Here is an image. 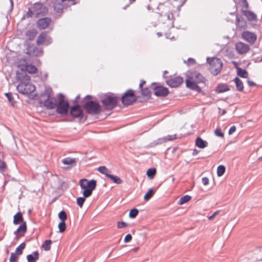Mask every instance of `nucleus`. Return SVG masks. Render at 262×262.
Here are the masks:
<instances>
[{
	"mask_svg": "<svg viewBox=\"0 0 262 262\" xmlns=\"http://www.w3.org/2000/svg\"><path fill=\"white\" fill-rule=\"evenodd\" d=\"M47 12V9L42 6L41 4H35L32 10H29L27 13V15L29 17H31L33 15L38 17L40 14L44 15Z\"/></svg>",
	"mask_w": 262,
	"mask_h": 262,
	"instance_id": "9",
	"label": "nucleus"
},
{
	"mask_svg": "<svg viewBox=\"0 0 262 262\" xmlns=\"http://www.w3.org/2000/svg\"><path fill=\"white\" fill-rule=\"evenodd\" d=\"M199 153V151L197 149H194L192 152L193 156H196Z\"/></svg>",
	"mask_w": 262,
	"mask_h": 262,
	"instance_id": "60",
	"label": "nucleus"
},
{
	"mask_svg": "<svg viewBox=\"0 0 262 262\" xmlns=\"http://www.w3.org/2000/svg\"><path fill=\"white\" fill-rule=\"evenodd\" d=\"M27 230V226L26 223H23L21 225H20L17 230L15 231L14 233L16 235V238H18L19 237L23 236L26 232Z\"/></svg>",
	"mask_w": 262,
	"mask_h": 262,
	"instance_id": "21",
	"label": "nucleus"
},
{
	"mask_svg": "<svg viewBox=\"0 0 262 262\" xmlns=\"http://www.w3.org/2000/svg\"><path fill=\"white\" fill-rule=\"evenodd\" d=\"M207 81V79L200 73L194 71L190 72L188 78L186 80V85L187 88L200 93L202 92V89L198 85V83L205 84Z\"/></svg>",
	"mask_w": 262,
	"mask_h": 262,
	"instance_id": "1",
	"label": "nucleus"
},
{
	"mask_svg": "<svg viewBox=\"0 0 262 262\" xmlns=\"http://www.w3.org/2000/svg\"><path fill=\"white\" fill-rule=\"evenodd\" d=\"M86 111L91 114L96 113L98 111V104L93 101L86 102L83 105Z\"/></svg>",
	"mask_w": 262,
	"mask_h": 262,
	"instance_id": "15",
	"label": "nucleus"
},
{
	"mask_svg": "<svg viewBox=\"0 0 262 262\" xmlns=\"http://www.w3.org/2000/svg\"><path fill=\"white\" fill-rule=\"evenodd\" d=\"M132 239V236L130 234H127L125 236V238L124 239V242L125 243H128Z\"/></svg>",
	"mask_w": 262,
	"mask_h": 262,
	"instance_id": "51",
	"label": "nucleus"
},
{
	"mask_svg": "<svg viewBox=\"0 0 262 262\" xmlns=\"http://www.w3.org/2000/svg\"><path fill=\"white\" fill-rule=\"evenodd\" d=\"M6 96L7 97L9 102L13 105L14 104V100L11 93H6Z\"/></svg>",
	"mask_w": 262,
	"mask_h": 262,
	"instance_id": "49",
	"label": "nucleus"
},
{
	"mask_svg": "<svg viewBox=\"0 0 262 262\" xmlns=\"http://www.w3.org/2000/svg\"><path fill=\"white\" fill-rule=\"evenodd\" d=\"M6 164L5 163L0 160V170H3L5 168Z\"/></svg>",
	"mask_w": 262,
	"mask_h": 262,
	"instance_id": "57",
	"label": "nucleus"
},
{
	"mask_svg": "<svg viewBox=\"0 0 262 262\" xmlns=\"http://www.w3.org/2000/svg\"><path fill=\"white\" fill-rule=\"evenodd\" d=\"M154 94L159 97H164L167 96L169 93L168 89L163 86L157 85L153 88Z\"/></svg>",
	"mask_w": 262,
	"mask_h": 262,
	"instance_id": "12",
	"label": "nucleus"
},
{
	"mask_svg": "<svg viewBox=\"0 0 262 262\" xmlns=\"http://www.w3.org/2000/svg\"><path fill=\"white\" fill-rule=\"evenodd\" d=\"M195 145L199 148H204L208 146V142L200 137H197L195 140Z\"/></svg>",
	"mask_w": 262,
	"mask_h": 262,
	"instance_id": "24",
	"label": "nucleus"
},
{
	"mask_svg": "<svg viewBox=\"0 0 262 262\" xmlns=\"http://www.w3.org/2000/svg\"><path fill=\"white\" fill-rule=\"evenodd\" d=\"M234 81L235 83L237 90L242 92L244 90V84L242 81L238 77H235L234 79Z\"/></svg>",
	"mask_w": 262,
	"mask_h": 262,
	"instance_id": "28",
	"label": "nucleus"
},
{
	"mask_svg": "<svg viewBox=\"0 0 262 262\" xmlns=\"http://www.w3.org/2000/svg\"><path fill=\"white\" fill-rule=\"evenodd\" d=\"M101 101L106 110H112L117 105L118 97L115 96L114 94L111 93L102 94L99 96Z\"/></svg>",
	"mask_w": 262,
	"mask_h": 262,
	"instance_id": "2",
	"label": "nucleus"
},
{
	"mask_svg": "<svg viewBox=\"0 0 262 262\" xmlns=\"http://www.w3.org/2000/svg\"><path fill=\"white\" fill-rule=\"evenodd\" d=\"M22 68H24L25 71L27 73L28 72L29 73H35L37 71V68L35 66L33 65H27L25 66L21 67Z\"/></svg>",
	"mask_w": 262,
	"mask_h": 262,
	"instance_id": "30",
	"label": "nucleus"
},
{
	"mask_svg": "<svg viewBox=\"0 0 262 262\" xmlns=\"http://www.w3.org/2000/svg\"><path fill=\"white\" fill-rule=\"evenodd\" d=\"M207 62L209 64V70L213 76H216L221 71L223 67V62L217 57H208Z\"/></svg>",
	"mask_w": 262,
	"mask_h": 262,
	"instance_id": "5",
	"label": "nucleus"
},
{
	"mask_svg": "<svg viewBox=\"0 0 262 262\" xmlns=\"http://www.w3.org/2000/svg\"><path fill=\"white\" fill-rule=\"evenodd\" d=\"M136 0H129V4L127 5L126 6H125L123 9H125L127 7H128L130 4H132V3L135 2Z\"/></svg>",
	"mask_w": 262,
	"mask_h": 262,
	"instance_id": "61",
	"label": "nucleus"
},
{
	"mask_svg": "<svg viewBox=\"0 0 262 262\" xmlns=\"http://www.w3.org/2000/svg\"><path fill=\"white\" fill-rule=\"evenodd\" d=\"M202 182L204 185H207L209 183V179L207 177H203L202 179Z\"/></svg>",
	"mask_w": 262,
	"mask_h": 262,
	"instance_id": "56",
	"label": "nucleus"
},
{
	"mask_svg": "<svg viewBox=\"0 0 262 262\" xmlns=\"http://www.w3.org/2000/svg\"><path fill=\"white\" fill-rule=\"evenodd\" d=\"M71 114L75 117H81L82 116V112L79 105H75L71 108Z\"/></svg>",
	"mask_w": 262,
	"mask_h": 262,
	"instance_id": "22",
	"label": "nucleus"
},
{
	"mask_svg": "<svg viewBox=\"0 0 262 262\" xmlns=\"http://www.w3.org/2000/svg\"><path fill=\"white\" fill-rule=\"evenodd\" d=\"M51 19L48 17H45L38 19L37 21V25L38 28L40 29H44L51 24Z\"/></svg>",
	"mask_w": 262,
	"mask_h": 262,
	"instance_id": "19",
	"label": "nucleus"
},
{
	"mask_svg": "<svg viewBox=\"0 0 262 262\" xmlns=\"http://www.w3.org/2000/svg\"><path fill=\"white\" fill-rule=\"evenodd\" d=\"M52 241L51 240H46L42 245V247L45 251H49L51 249Z\"/></svg>",
	"mask_w": 262,
	"mask_h": 262,
	"instance_id": "40",
	"label": "nucleus"
},
{
	"mask_svg": "<svg viewBox=\"0 0 262 262\" xmlns=\"http://www.w3.org/2000/svg\"><path fill=\"white\" fill-rule=\"evenodd\" d=\"M58 227L60 232H63L66 229V224L65 222L61 221L59 223Z\"/></svg>",
	"mask_w": 262,
	"mask_h": 262,
	"instance_id": "44",
	"label": "nucleus"
},
{
	"mask_svg": "<svg viewBox=\"0 0 262 262\" xmlns=\"http://www.w3.org/2000/svg\"><path fill=\"white\" fill-rule=\"evenodd\" d=\"M141 93V95L143 97L146 98V100L149 99L151 96V91L147 87L145 88H142L140 89Z\"/></svg>",
	"mask_w": 262,
	"mask_h": 262,
	"instance_id": "25",
	"label": "nucleus"
},
{
	"mask_svg": "<svg viewBox=\"0 0 262 262\" xmlns=\"http://www.w3.org/2000/svg\"><path fill=\"white\" fill-rule=\"evenodd\" d=\"M170 17H173V15L172 13L167 14V18L168 19H170Z\"/></svg>",
	"mask_w": 262,
	"mask_h": 262,
	"instance_id": "62",
	"label": "nucleus"
},
{
	"mask_svg": "<svg viewBox=\"0 0 262 262\" xmlns=\"http://www.w3.org/2000/svg\"><path fill=\"white\" fill-rule=\"evenodd\" d=\"M220 211H216L214 212L211 215L208 217V220L211 221L212 220L217 214H219Z\"/></svg>",
	"mask_w": 262,
	"mask_h": 262,
	"instance_id": "53",
	"label": "nucleus"
},
{
	"mask_svg": "<svg viewBox=\"0 0 262 262\" xmlns=\"http://www.w3.org/2000/svg\"><path fill=\"white\" fill-rule=\"evenodd\" d=\"M195 63V60L192 58H189L187 59V64H194Z\"/></svg>",
	"mask_w": 262,
	"mask_h": 262,
	"instance_id": "54",
	"label": "nucleus"
},
{
	"mask_svg": "<svg viewBox=\"0 0 262 262\" xmlns=\"http://www.w3.org/2000/svg\"><path fill=\"white\" fill-rule=\"evenodd\" d=\"M237 74L242 78H246L248 77V73L245 69L237 67Z\"/></svg>",
	"mask_w": 262,
	"mask_h": 262,
	"instance_id": "29",
	"label": "nucleus"
},
{
	"mask_svg": "<svg viewBox=\"0 0 262 262\" xmlns=\"http://www.w3.org/2000/svg\"><path fill=\"white\" fill-rule=\"evenodd\" d=\"M58 217L62 222H65L67 219V215L64 211H60L58 214Z\"/></svg>",
	"mask_w": 262,
	"mask_h": 262,
	"instance_id": "43",
	"label": "nucleus"
},
{
	"mask_svg": "<svg viewBox=\"0 0 262 262\" xmlns=\"http://www.w3.org/2000/svg\"><path fill=\"white\" fill-rule=\"evenodd\" d=\"M247 83H248V85H249V86H250V87H252L256 85L255 82H254L252 81L249 80H248L247 81Z\"/></svg>",
	"mask_w": 262,
	"mask_h": 262,
	"instance_id": "58",
	"label": "nucleus"
},
{
	"mask_svg": "<svg viewBox=\"0 0 262 262\" xmlns=\"http://www.w3.org/2000/svg\"><path fill=\"white\" fill-rule=\"evenodd\" d=\"M37 34V31L35 29H31L26 32V35L30 39H33Z\"/></svg>",
	"mask_w": 262,
	"mask_h": 262,
	"instance_id": "34",
	"label": "nucleus"
},
{
	"mask_svg": "<svg viewBox=\"0 0 262 262\" xmlns=\"http://www.w3.org/2000/svg\"><path fill=\"white\" fill-rule=\"evenodd\" d=\"M165 142H166V140L165 137L159 138L157 140L154 141L153 142L150 143V144H149V147H154L158 145L161 144Z\"/></svg>",
	"mask_w": 262,
	"mask_h": 262,
	"instance_id": "27",
	"label": "nucleus"
},
{
	"mask_svg": "<svg viewBox=\"0 0 262 262\" xmlns=\"http://www.w3.org/2000/svg\"><path fill=\"white\" fill-rule=\"evenodd\" d=\"M157 35L158 37H159L162 36V34L161 32H157Z\"/></svg>",
	"mask_w": 262,
	"mask_h": 262,
	"instance_id": "64",
	"label": "nucleus"
},
{
	"mask_svg": "<svg viewBox=\"0 0 262 262\" xmlns=\"http://www.w3.org/2000/svg\"><path fill=\"white\" fill-rule=\"evenodd\" d=\"M139 211L136 208L131 209L129 213V217L131 219L135 218L138 214Z\"/></svg>",
	"mask_w": 262,
	"mask_h": 262,
	"instance_id": "41",
	"label": "nucleus"
},
{
	"mask_svg": "<svg viewBox=\"0 0 262 262\" xmlns=\"http://www.w3.org/2000/svg\"><path fill=\"white\" fill-rule=\"evenodd\" d=\"M85 201V199L84 198L80 197L77 198V204L80 207H82L83 206V204Z\"/></svg>",
	"mask_w": 262,
	"mask_h": 262,
	"instance_id": "47",
	"label": "nucleus"
},
{
	"mask_svg": "<svg viewBox=\"0 0 262 262\" xmlns=\"http://www.w3.org/2000/svg\"><path fill=\"white\" fill-rule=\"evenodd\" d=\"M74 0H56L53 4L55 11L57 13H62L64 9L70 6V2Z\"/></svg>",
	"mask_w": 262,
	"mask_h": 262,
	"instance_id": "10",
	"label": "nucleus"
},
{
	"mask_svg": "<svg viewBox=\"0 0 262 262\" xmlns=\"http://www.w3.org/2000/svg\"><path fill=\"white\" fill-rule=\"evenodd\" d=\"M52 94L51 88L45 86L44 91L40 96V101L48 109H53L56 107V103L51 100Z\"/></svg>",
	"mask_w": 262,
	"mask_h": 262,
	"instance_id": "4",
	"label": "nucleus"
},
{
	"mask_svg": "<svg viewBox=\"0 0 262 262\" xmlns=\"http://www.w3.org/2000/svg\"><path fill=\"white\" fill-rule=\"evenodd\" d=\"M156 174V169L155 168H149L146 172V174L148 178L152 179Z\"/></svg>",
	"mask_w": 262,
	"mask_h": 262,
	"instance_id": "39",
	"label": "nucleus"
},
{
	"mask_svg": "<svg viewBox=\"0 0 262 262\" xmlns=\"http://www.w3.org/2000/svg\"><path fill=\"white\" fill-rule=\"evenodd\" d=\"M166 138V142L169 141H172L176 139V135H168L167 136L164 137Z\"/></svg>",
	"mask_w": 262,
	"mask_h": 262,
	"instance_id": "50",
	"label": "nucleus"
},
{
	"mask_svg": "<svg viewBox=\"0 0 262 262\" xmlns=\"http://www.w3.org/2000/svg\"><path fill=\"white\" fill-rule=\"evenodd\" d=\"M257 59H258V60L257 61V62H262V55L260 57H258Z\"/></svg>",
	"mask_w": 262,
	"mask_h": 262,
	"instance_id": "63",
	"label": "nucleus"
},
{
	"mask_svg": "<svg viewBox=\"0 0 262 262\" xmlns=\"http://www.w3.org/2000/svg\"><path fill=\"white\" fill-rule=\"evenodd\" d=\"M140 97L137 96L135 94V91L132 89L127 90L122 96V103L125 106L132 105Z\"/></svg>",
	"mask_w": 262,
	"mask_h": 262,
	"instance_id": "6",
	"label": "nucleus"
},
{
	"mask_svg": "<svg viewBox=\"0 0 262 262\" xmlns=\"http://www.w3.org/2000/svg\"><path fill=\"white\" fill-rule=\"evenodd\" d=\"M52 42V39L50 37L48 36L47 34L43 32L38 37L37 43L38 45H48Z\"/></svg>",
	"mask_w": 262,
	"mask_h": 262,
	"instance_id": "16",
	"label": "nucleus"
},
{
	"mask_svg": "<svg viewBox=\"0 0 262 262\" xmlns=\"http://www.w3.org/2000/svg\"><path fill=\"white\" fill-rule=\"evenodd\" d=\"M127 226V224L124 222H118L117 223V228L119 229L125 228Z\"/></svg>",
	"mask_w": 262,
	"mask_h": 262,
	"instance_id": "48",
	"label": "nucleus"
},
{
	"mask_svg": "<svg viewBox=\"0 0 262 262\" xmlns=\"http://www.w3.org/2000/svg\"><path fill=\"white\" fill-rule=\"evenodd\" d=\"M25 244L24 243L21 244L16 249L15 252L16 254L21 255L23 253V250L25 248Z\"/></svg>",
	"mask_w": 262,
	"mask_h": 262,
	"instance_id": "42",
	"label": "nucleus"
},
{
	"mask_svg": "<svg viewBox=\"0 0 262 262\" xmlns=\"http://www.w3.org/2000/svg\"><path fill=\"white\" fill-rule=\"evenodd\" d=\"M27 258L28 262H36L39 259V253L37 251H35L33 254L28 255Z\"/></svg>",
	"mask_w": 262,
	"mask_h": 262,
	"instance_id": "26",
	"label": "nucleus"
},
{
	"mask_svg": "<svg viewBox=\"0 0 262 262\" xmlns=\"http://www.w3.org/2000/svg\"><path fill=\"white\" fill-rule=\"evenodd\" d=\"M16 79L20 83H26L30 81V77L27 75L24 68L21 67L16 71Z\"/></svg>",
	"mask_w": 262,
	"mask_h": 262,
	"instance_id": "11",
	"label": "nucleus"
},
{
	"mask_svg": "<svg viewBox=\"0 0 262 262\" xmlns=\"http://www.w3.org/2000/svg\"><path fill=\"white\" fill-rule=\"evenodd\" d=\"M242 38L250 44H254L257 39L256 35L250 31H244L242 34Z\"/></svg>",
	"mask_w": 262,
	"mask_h": 262,
	"instance_id": "13",
	"label": "nucleus"
},
{
	"mask_svg": "<svg viewBox=\"0 0 262 262\" xmlns=\"http://www.w3.org/2000/svg\"><path fill=\"white\" fill-rule=\"evenodd\" d=\"M62 162L64 165H72L76 163V160L75 158H66L62 160Z\"/></svg>",
	"mask_w": 262,
	"mask_h": 262,
	"instance_id": "31",
	"label": "nucleus"
},
{
	"mask_svg": "<svg viewBox=\"0 0 262 262\" xmlns=\"http://www.w3.org/2000/svg\"><path fill=\"white\" fill-rule=\"evenodd\" d=\"M97 182L92 180L89 181L87 179H83L79 181V184L82 190H83V195L84 198L89 197L92 193L96 187Z\"/></svg>",
	"mask_w": 262,
	"mask_h": 262,
	"instance_id": "3",
	"label": "nucleus"
},
{
	"mask_svg": "<svg viewBox=\"0 0 262 262\" xmlns=\"http://www.w3.org/2000/svg\"><path fill=\"white\" fill-rule=\"evenodd\" d=\"M226 170L225 166L223 165H219L217 168V175L218 177L222 176Z\"/></svg>",
	"mask_w": 262,
	"mask_h": 262,
	"instance_id": "37",
	"label": "nucleus"
},
{
	"mask_svg": "<svg viewBox=\"0 0 262 262\" xmlns=\"http://www.w3.org/2000/svg\"><path fill=\"white\" fill-rule=\"evenodd\" d=\"M235 49L238 53L243 54L248 52L250 50V47L248 45L242 42H238L235 45Z\"/></svg>",
	"mask_w": 262,
	"mask_h": 262,
	"instance_id": "17",
	"label": "nucleus"
},
{
	"mask_svg": "<svg viewBox=\"0 0 262 262\" xmlns=\"http://www.w3.org/2000/svg\"><path fill=\"white\" fill-rule=\"evenodd\" d=\"M242 6L246 9L249 8V4L247 0H242Z\"/></svg>",
	"mask_w": 262,
	"mask_h": 262,
	"instance_id": "55",
	"label": "nucleus"
},
{
	"mask_svg": "<svg viewBox=\"0 0 262 262\" xmlns=\"http://www.w3.org/2000/svg\"><path fill=\"white\" fill-rule=\"evenodd\" d=\"M23 222V219L20 212H18L14 216L13 223L15 225Z\"/></svg>",
	"mask_w": 262,
	"mask_h": 262,
	"instance_id": "33",
	"label": "nucleus"
},
{
	"mask_svg": "<svg viewBox=\"0 0 262 262\" xmlns=\"http://www.w3.org/2000/svg\"><path fill=\"white\" fill-rule=\"evenodd\" d=\"M191 196L189 195H185L179 200L178 202V204L179 205H183L187 202H188L191 199Z\"/></svg>",
	"mask_w": 262,
	"mask_h": 262,
	"instance_id": "36",
	"label": "nucleus"
},
{
	"mask_svg": "<svg viewBox=\"0 0 262 262\" xmlns=\"http://www.w3.org/2000/svg\"><path fill=\"white\" fill-rule=\"evenodd\" d=\"M154 193H155V190L154 189H150L149 190H148V191L145 193L144 196V199L145 200V201H148L149 200V199H150L152 196H153V195L154 194Z\"/></svg>",
	"mask_w": 262,
	"mask_h": 262,
	"instance_id": "38",
	"label": "nucleus"
},
{
	"mask_svg": "<svg viewBox=\"0 0 262 262\" xmlns=\"http://www.w3.org/2000/svg\"><path fill=\"white\" fill-rule=\"evenodd\" d=\"M58 102L56 104V111L58 114L64 115L68 113L69 105L68 101H66L64 97L61 94L58 96Z\"/></svg>",
	"mask_w": 262,
	"mask_h": 262,
	"instance_id": "7",
	"label": "nucleus"
},
{
	"mask_svg": "<svg viewBox=\"0 0 262 262\" xmlns=\"http://www.w3.org/2000/svg\"><path fill=\"white\" fill-rule=\"evenodd\" d=\"M17 90L19 93L24 95H29L35 90V87L29 81L26 83L23 82L17 86Z\"/></svg>",
	"mask_w": 262,
	"mask_h": 262,
	"instance_id": "8",
	"label": "nucleus"
},
{
	"mask_svg": "<svg viewBox=\"0 0 262 262\" xmlns=\"http://www.w3.org/2000/svg\"><path fill=\"white\" fill-rule=\"evenodd\" d=\"M18 255L16 253H12L10 257V262H17L18 259Z\"/></svg>",
	"mask_w": 262,
	"mask_h": 262,
	"instance_id": "45",
	"label": "nucleus"
},
{
	"mask_svg": "<svg viewBox=\"0 0 262 262\" xmlns=\"http://www.w3.org/2000/svg\"><path fill=\"white\" fill-rule=\"evenodd\" d=\"M166 82L171 88H177L183 82V79L182 77L177 76L167 80Z\"/></svg>",
	"mask_w": 262,
	"mask_h": 262,
	"instance_id": "14",
	"label": "nucleus"
},
{
	"mask_svg": "<svg viewBox=\"0 0 262 262\" xmlns=\"http://www.w3.org/2000/svg\"><path fill=\"white\" fill-rule=\"evenodd\" d=\"M236 25L239 30L246 29L247 28V23L244 18L236 14Z\"/></svg>",
	"mask_w": 262,
	"mask_h": 262,
	"instance_id": "18",
	"label": "nucleus"
},
{
	"mask_svg": "<svg viewBox=\"0 0 262 262\" xmlns=\"http://www.w3.org/2000/svg\"><path fill=\"white\" fill-rule=\"evenodd\" d=\"M241 12L243 15L246 17L247 19L249 21L256 20L257 19L256 15L251 11L242 9Z\"/></svg>",
	"mask_w": 262,
	"mask_h": 262,
	"instance_id": "20",
	"label": "nucleus"
},
{
	"mask_svg": "<svg viewBox=\"0 0 262 262\" xmlns=\"http://www.w3.org/2000/svg\"><path fill=\"white\" fill-rule=\"evenodd\" d=\"M107 178H109L114 183L117 184H121L123 183L122 180H121L119 177L117 176H114L113 174L107 175Z\"/></svg>",
	"mask_w": 262,
	"mask_h": 262,
	"instance_id": "32",
	"label": "nucleus"
},
{
	"mask_svg": "<svg viewBox=\"0 0 262 262\" xmlns=\"http://www.w3.org/2000/svg\"><path fill=\"white\" fill-rule=\"evenodd\" d=\"M214 134L216 136L222 138L224 137V133L222 132L220 128H216L214 132Z\"/></svg>",
	"mask_w": 262,
	"mask_h": 262,
	"instance_id": "46",
	"label": "nucleus"
},
{
	"mask_svg": "<svg viewBox=\"0 0 262 262\" xmlns=\"http://www.w3.org/2000/svg\"><path fill=\"white\" fill-rule=\"evenodd\" d=\"M99 172L105 175L107 178V175H111V171L104 166H99Z\"/></svg>",
	"mask_w": 262,
	"mask_h": 262,
	"instance_id": "35",
	"label": "nucleus"
},
{
	"mask_svg": "<svg viewBox=\"0 0 262 262\" xmlns=\"http://www.w3.org/2000/svg\"><path fill=\"white\" fill-rule=\"evenodd\" d=\"M145 83L146 81L144 80H141L139 85V89H141L142 88H143V85Z\"/></svg>",
	"mask_w": 262,
	"mask_h": 262,
	"instance_id": "59",
	"label": "nucleus"
},
{
	"mask_svg": "<svg viewBox=\"0 0 262 262\" xmlns=\"http://www.w3.org/2000/svg\"><path fill=\"white\" fill-rule=\"evenodd\" d=\"M236 127L235 125L232 126L229 129V135H232L234 132H235Z\"/></svg>",
	"mask_w": 262,
	"mask_h": 262,
	"instance_id": "52",
	"label": "nucleus"
},
{
	"mask_svg": "<svg viewBox=\"0 0 262 262\" xmlns=\"http://www.w3.org/2000/svg\"><path fill=\"white\" fill-rule=\"evenodd\" d=\"M230 90L229 86L226 84H219L215 89L217 93H222Z\"/></svg>",
	"mask_w": 262,
	"mask_h": 262,
	"instance_id": "23",
	"label": "nucleus"
}]
</instances>
